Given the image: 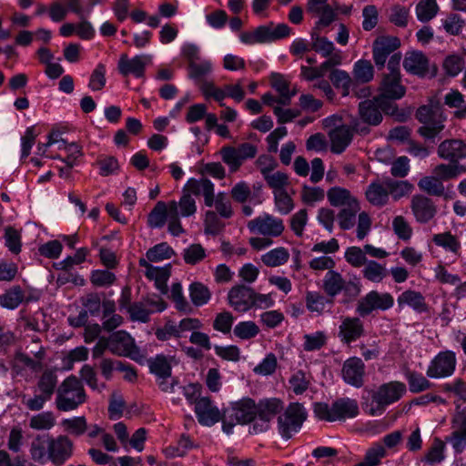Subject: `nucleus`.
<instances>
[{"label": "nucleus", "mask_w": 466, "mask_h": 466, "mask_svg": "<svg viewBox=\"0 0 466 466\" xmlns=\"http://www.w3.org/2000/svg\"><path fill=\"white\" fill-rule=\"evenodd\" d=\"M415 117L422 125L418 133L425 139H434L444 129L446 117L441 105L437 101L431 100L427 105L420 106Z\"/></svg>", "instance_id": "obj_1"}, {"label": "nucleus", "mask_w": 466, "mask_h": 466, "mask_svg": "<svg viewBox=\"0 0 466 466\" xmlns=\"http://www.w3.org/2000/svg\"><path fill=\"white\" fill-rule=\"evenodd\" d=\"M86 394L80 380L67 377L57 388L56 406L58 410L70 411L86 402Z\"/></svg>", "instance_id": "obj_2"}, {"label": "nucleus", "mask_w": 466, "mask_h": 466, "mask_svg": "<svg viewBox=\"0 0 466 466\" xmlns=\"http://www.w3.org/2000/svg\"><path fill=\"white\" fill-rule=\"evenodd\" d=\"M406 392V386L402 382L391 381L380 386L372 394L369 413L372 416L381 415L385 407L399 400Z\"/></svg>", "instance_id": "obj_3"}, {"label": "nucleus", "mask_w": 466, "mask_h": 466, "mask_svg": "<svg viewBox=\"0 0 466 466\" xmlns=\"http://www.w3.org/2000/svg\"><path fill=\"white\" fill-rule=\"evenodd\" d=\"M307 419V412L302 404L290 403L285 412L279 416V431L285 439H289L292 432L297 431Z\"/></svg>", "instance_id": "obj_4"}, {"label": "nucleus", "mask_w": 466, "mask_h": 466, "mask_svg": "<svg viewBox=\"0 0 466 466\" xmlns=\"http://www.w3.org/2000/svg\"><path fill=\"white\" fill-rule=\"evenodd\" d=\"M393 303V297L390 293H379L376 290H371L359 300L356 311L360 317H366L373 310L389 309Z\"/></svg>", "instance_id": "obj_5"}, {"label": "nucleus", "mask_w": 466, "mask_h": 466, "mask_svg": "<svg viewBox=\"0 0 466 466\" xmlns=\"http://www.w3.org/2000/svg\"><path fill=\"white\" fill-rule=\"evenodd\" d=\"M111 352L117 356L129 357L138 361L142 359L139 349L136 346L133 338L125 330H118L111 334Z\"/></svg>", "instance_id": "obj_6"}, {"label": "nucleus", "mask_w": 466, "mask_h": 466, "mask_svg": "<svg viewBox=\"0 0 466 466\" xmlns=\"http://www.w3.org/2000/svg\"><path fill=\"white\" fill-rule=\"evenodd\" d=\"M74 451V443L66 435L51 436L47 459L56 466H62Z\"/></svg>", "instance_id": "obj_7"}, {"label": "nucleus", "mask_w": 466, "mask_h": 466, "mask_svg": "<svg viewBox=\"0 0 466 466\" xmlns=\"http://www.w3.org/2000/svg\"><path fill=\"white\" fill-rule=\"evenodd\" d=\"M248 228L263 236L279 237L283 233L285 227L282 219L264 214L248 221Z\"/></svg>", "instance_id": "obj_8"}, {"label": "nucleus", "mask_w": 466, "mask_h": 466, "mask_svg": "<svg viewBox=\"0 0 466 466\" xmlns=\"http://www.w3.org/2000/svg\"><path fill=\"white\" fill-rule=\"evenodd\" d=\"M255 290L245 285L239 284L232 287L228 294V304L238 312H246L254 307Z\"/></svg>", "instance_id": "obj_9"}, {"label": "nucleus", "mask_w": 466, "mask_h": 466, "mask_svg": "<svg viewBox=\"0 0 466 466\" xmlns=\"http://www.w3.org/2000/svg\"><path fill=\"white\" fill-rule=\"evenodd\" d=\"M400 46V40L396 36L381 35L372 44V55L379 69L384 67L388 56Z\"/></svg>", "instance_id": "obj_10"}, {"label": "nucleus", "mask_w": 466, "mask_h": 466, "mask_svg": "<svg viewBox=\"0 0 466 466\" xmlns=\"http://www.w3.org/2000/svg\"><path fill=\"white\" fill-rule=\"evenodd\" d=\"M456 366L454 352L446 350L440 352L431 362L427 370L430 378H441L451 376Z\"/></svg>", "instance_id": "obj_11"}, {"label": "nucleus", "mask_w": 466, "mask_h": 466, "mask_svg": "<svg viewBox=\"0 0 466 466\" xmlns=\"http://www.w3.org/2000/svg\"><path fill=\"white\" fill-rule=\"evenodd\" d=\"M152 56L149 55L136 56L129 59L127 54L121 55L117 68L119 73L127 76L134 75L136 77H142L145 74V68L151 64Z\"/></svg>", "instance_id": "obj_12"}, {"label": "nucleus", "mask_w": 466, "mask_h": 466, "mask_svg": "<svg viewBox=\"0 0 466 466\" xmlns=\"http://www.w3.org/2000/svg\"><path fill=\"white\" fill-rule=\"evenodd\" d=\"M341 373L343 380L348 384L357 388H360L364 384L365 365L358 357L348 359L343 364Z\"/></svg>", "instance_id": "obj_13"}, {"label": "nucleus", "mask_w": 466, "mask_h": 466, "mask_svg": "<svg viewBox=\"0 0 466 466\" xmlns=\"http://www.w3.org/2000/svg\"><path fill=\"white\" fill-rule=\"evenodd\" d=\"M195 412L198 420L204 426H212L221 420L219 410L212 405L208 397L195 400Z\"/></svg>", "instance_id": "obj_14"}, {"label": "nucleus", "mask_w": 466, "mask_h": 466, "mask_svg": "<svg viewBox=\"0 0 466 466\" xmlns=\"http://www.w3.org/2000/svg\"><path fill=\"white\" fill-rule=\"evenodd\" d=\"M363 322L358 317H346L339 328V338L343 343L350 344L364 335Z\"/></svg>", "instance_id": "obj_15"}, {"label": "nucleus", "mask_w": 466, "mask_h": 466, "mask_svg": "<svg viewBox=\"0 0 466 466\" xmlns=\"http://www.w3.org/2000/svg\"><path fill=\"white\" fill-rule=\"evenodd\" d=\"M410 208L416 220L420 223H427L434 218L437 208L433 201L423 196L415 195L411 198Z\"/></svg>", "instance_id": "obj_16"}, {"label": "nucleus", "mask_w": 466, "mask_h": 466, "mask_svg": "<svg viewBox=\"0 0 466 466\" xmlns=\"http://www.w3.org/2000/svg\"><path fill=\"white\" fill-rule=\"evenodd\" d=\"M438 156L451 163L466 157V144L460 139H446L438 147Z\"/></svg>", "instance_id": "obj_17"}, {"label": "nucleus", "mask_w": 466, "mask_h": 466, "mask_svg": "<svg viewBox=\"0 0 466 466\" xmlns=\"http://www.w3.org/2000/svg\"><path fill=\"white\" fill-rule=\"evenodd\" d=\"M258 415V404L250 398H243L232 404V413L236 422L250 423Z\"/></svg>", "instance_id": "obj_18"}, {"label": "nucleus", "mask_w": 466, "mask_h": 466, "mask_svg": "<svg viewBox=\"0 0 466 466\" xmlns=\"http://www.w3.org/2000/svg\"><path fill=\"white\" fill-rule=\"evenodd\" d=\"M186 193L194 194L196 196L203 195L205 205L211 207L214 203V185L208 178L199 180L190 178L184 187Z\"/></svg>", "instance_id": "obj_19"}, {"label": "nucleus", "mask_w": 466, "mask_h": 466, "mask_svg": "<svg viewBox=\"0 0 466 466\" xmlns=\"http://www.w3.org/2000/svg\"><path fill=\"white\" fill-rule=\"evenodd\" d=\"M331 142L330 150L335 154L342 153L350 144L353 137V130L350 127L340 125L329 132Z\"/></svg>", "instance_id": "obj_20"}, {"label": "nucleus", "mask_w": 466, "mask_h": 466, "mask_svg": "<svg viewBox=\"0 0 466 466\" xmlns=\"http://www.w3.org/2000/svg\"><path fill=\"white\" fill-rule=\"evenodd\" d=\"M403 67L407 72L423 77L430 71L429 59L422 52H410L404 58Z\"/></svg>", "instance_id": "obj_21"}, {"label": "nucleus", "mask_w": 466, "mask_h": 466, "mask_svg": "<svg viewBox=\"0 0 466 466\" xmlns=\"http://www.w3.org/2000/svg\"><path fill=\"white\" fill-rule=\"evenodd\" d=\"M379 96L389 97L390 99H400L406 93V88L400 84V76L384 75L380 86Z\"/></svg>", "instance_id": "obj_22"}, {"label": "nucleus", "mask_w": 466, "mask_h": 466, "mask_svg": "<svg viewBox=\"0 0 466 466\" xmlns=\"http://www.w3.org/2000/svg\"><path fill=\"white\" fill-rule=\"evenodd\" d=\"M332 415L335 420L351 419L359 414L358 403L355 400L339 399L332 403Z\"/></svg>", "instance_id": "obj_23"}, {"label": "nucleus", "mask_w": 466, "mask_h": 466, "mask_svg": "<svg viewBox=\"0 0 466 466\" xmlns=\"http://www.w3.org/2000/svg\"><path fill=\"white\" fill-rule=\"evenodd\" d=\"M50 439L49 434H38L33 439L29 450L32 461L44 464L48 460Z\"/></svg>", "instance_id": "obj_24"}, {"label": "nucleus", "mask_w": 466, "mask_h": 466, "mask_svg": "<svg viewBox=\"0 0 466 466\" xmlns=\"http://www.w3.org/2000/svg\"><path fill=\"white\" fill-rule=\"evenodd\" d=\"M453 424H458V428L446 438V441L451 442L456 453H461L466 446V416L464 414H458L454 420Z\"/></svg>", "instance_id": "obj_25"}, {"label": "nucleus", "mask_w": 466, "mask_h": 466, "mask_svg": "<svg viewBox=\"0 0 466 466\" xmlns=\"http://www.w3.org/2000/svg\"><path fill=\"white\" fill-rule=\"evenodd\" d=\"M359 114L361 120L370 126H378L383 118L374 98L360 102L359 104Z\"/></svg>", "instance_id": "obj_26"}, {"label": "nucleus", "mask_w": 466, "mask_h": 466, "mask_svg": "<svg viewBox=\"0 0 466 466\" xmlns=\"http://www.w3.org/2000/svg\"><path fill=\"white\" fill-rule=\"evenodd\" d=\"M57 382L56 369H46L39 377L36 388L39 392L52 398L53 394L56 392Z\"/></svg>", "instance_id": "obj_27"}, {"label": "nucleus", "mask_w": 466, "mask_h": 466, "mask_svg": "<svg viewBox=\"0 0 466 466\" xmlns=\"http://www.w3.org/2000/svg\"><path fill=\"white\" fill-rule=\"evenodd\" d=\"M283 402L279 399H265L258 403V417L266 420L268 423L270 420L283 410Z\"/></svg>", "instance_id": "obj_28"}, {"label": "nucleus", "mask_w": 466, "mask_h": 466, "mask_svg": "<svg viewBox=\"0 0 466 466\" xmlns=\"http://www.w3.org/2000/svg\"><path fill=\"white\" fill-rule=\"evenodd\" d=\"M366 198L373 206H384L389 199V192L384 185V180L382 183L372 182L366 190Z\"/></svg>", "instance_id": "obj_29"}, {"label": "nucleus", "mask_w": 466, "mask_h": 466, "mask_svg": "<svg viewBox=\"0 0 466 466\" xmlns=\"http://www.w3.org/2000/svg\"><path fill=\"white\" fill-rule=\"evenodd\" d=\"M399 307L408 305L418 312H424L427 310L424 297L420 292L414 290H406L398 297Z\"/></svg>", "instance_id": "obj_30"}, {"label": "nucleus", "mask_w": 466, "mask_h": 466, "mask_svg": "<svg viewBox=\"0 0 466 466\" xmlns=\"http://www.w3.org/2000/svg\"><path fill=\"white\" fill-rule=\"evenodd\" d=\"M150 372L155 374L158 379L167 380L171 377V364L167 357L157 355L147 360Z\"/></svg>", "instance_id": "obj_31"}, {"label": "nucleus", "mask_w": 466, "mask_h": 466, "mask_svg": "<svg viewBox=\"0 0 466 466\" xmlns=\"http://www.w3.org/2000/svg\"><path fill=\"white\" fill-rule=\"evenodd\" d=\"M344 281V279L339 272L329 270L323 279V290L328 296L333 298L342 291Z\"/></svg>", "instance_id": "obj_32"}, {"label": "nucleus", "mask_w": 466, "mask_h": 466, "mask_svg": "<svg viewBox=\"0 0 466 466\" xmlns=\"http://www.w3.org/2000/svg\"><path fill=\"white\" fill-rule=\"evenodd\" d=\"M327 197L333 207H349L352 201H358L348 189L339 187L329 188L327 192Z\"/></svg>", "instance_id": "obj_33"}, {"label": "nucleus", "mask_w": 466, "mask_h": 466, "mask_svg": "<svg viewBox=\"0 0 466 466\" xmlns=\"http://www.w3.org/2000/svg\"><path fill=\"white\" fill-rule=\"evenodd\" d=\"M465 172L466 166L460 165L457 162H450L449 164H440L437 165L433 169L434 175H436L441 180L452 179Z\"/></svg>", "instance_id": "obj_34"}, {"label": "nucleus", "mask_w": 466, "mask_h": 466, "mask_svg": "<svg viewBox=\"0 0 466 466\" xmlns=\"http://www.w3.org/2000/svg\"><path fill=\"white\" fill-rule=\"evenodd\" d=\"M188 77L197 83H202L204 78L212 72V63L208 60L192 62L187 66Z\"/></svg>", "instance_id": "obj_35"}, {"label": "nucleus", "mask_w": 466, "mask_h": 466, "mask_svg": "<svg viewBox=\"0 0 466 466\" xmlns=\"http://www.w3.org/2000/svg\"><path fill=\"white\" fill-rule=\"evenodd\" d=\"M386 456L385 447L380 442H375L367 450L363 461L355 466H378Z\"/></svg>", "instance_id": "obj_36"}, {"label": "nucleus", "mask_w": 466, "mask_h": 466, "mask_svg": "<svg viewBox=\"0 0 466 466\" xmlns=\"http://www.w3.org/2000/svg\"><path fill=\"white\" fill-rule=\"evenodd\" d=\"M168 218V205L164 201H158L150 211L147 224L150 228H162Z\"/></svg>", "instance_id": "obj_37"}, {"label": "nucleus", "mask_w": 466, "mask_h": 466, "mask_svg": "<svg viewBox=\"0 0 466 466\" xmlns=\"http://www.w3.org/2000/svg\"><path fill=\"white\" fill-rule=\"evenodd\" d=\"M418 187L427 194L436 197L442 196L445 190L443 183L436 175L420 178Z\"/></svg>", "instance_id": "obj_38"}, {"label": "nucleus", "mask_w": 466, "mask_h": 466, "mask_svg": "<svg viewBox=\"0 0 466 466\" xmlns=\"http://www.w3.org/2000/svg\"><path fill=\"white\" fill-rule=\"evenodd\" d=\"M360 204L358 201H352L349 207L342 208L339 215V224L341 229L347 230L351 228L356 222V214L360 211Z\"/></svg>", "instance_id": "obj_39"}, {"label": "nucleus", "mask_w": 466, "mask_h": 466, "mask_svg": "<svg viewBox=\"0 0 466 466\" xmlns=\"http://www.w3.org/2000/svg\"><path fill=\"white\" fill-rule=\"evenodd\" d=\"M189 296L192 303L196 307H199L208 302L211 298V292L203 283L193 282L189 286Z\"/></svg>", "instance_id": "obj_40"}, {"label": "nucleus", "mask_w": 466, "mask_h": 466, "mask_svg": "<svg viewBox=\"0 0 466 466\" xmlns=\"http://www.w3.org/2000/svg\"><path fill=\"white\" fill-rule=\"evenodd\" d=\"M289 258L287 248L279 247L274 248L261 257L262 262L268 267H279L285 264Z\"/></svg>", "instance_id": "obj_41"}, {"label": "nucleus", "mask_w": 466, "mask_h": 466, "mask_svg": "<svg viewBox=\"0 0 466 466\" xmlns=\"http://www.w3.org/2000/svg\"><path fill=\"white\" fill-rule=\"evenodd\" d=\"M25 294L19 286H14L0 297V305L14 309L24 300Z\"/></svg>", "instance_id": "obj_42"}, {"label": "nucleus", "mask_w": 466, "mask_h": 466, "mask_svg": "<svg viewBox=\"0 0 466 466\" xmlns=\"http://www.w3.org/2000/svg\"><path fill=\"white\" fill-rule=\"evenodd\" d=\"M439 7L436 0H420L416 5V15L420 22L431 20L438 13Z\"/></svg>", "instance_id": "obj_43"}, {"label": "nucleus", "mask_w": 466, "mask_h": 466, "mask_svg": "<svg viewBox=\"0 0 466 466\" xmlns=\"http://www.w3.org/2000/svg\"><path fill=\"white\" fill-rule=\"evenodd\" d=\"M222 161L228 167L231 173L237 172L243 162L237 153L235 147L225 146L219 150Z\"/></svg>", "instance_id": "obj_44"}, {"label": "nucleus", "mask_w": 466, "mask_h": 466, "mask_svg": "<svg viewBox=\"0 0 466 466\" xmlns=\"http://www.w3.org/2000/svg\"><path fill=\"white\" fill-rule=\"evenodd\" d=\"M384 185L388 188L389 195H391L394 199H400L412 189V185L410 182L393 180L390 177L384 179Z\"/></svg>", "instance_id": "obj_45"}, {"label": "nucleus", "mask_w": 466, "mask_h": 466, "mask_svg": "<svg viewBox=\"0 0 466 466\" xmlns=\"http://www.w3.org/2000/svg\"><path fill=\"white\" fill-rule=\"evenodd\" d=\"M374 76L373 66L369 60H359L353 68V76L356 81L360 83L370 82Z\"/></svg>", "instance_id": "obj_46"}, {"label": "nucleus", "mask_w": 466, "mask_h": 466, "mask_svg": "<svg viewBox=\"0 0 466 466\" xmlns=\"http://www.w3.org/2000/svg\"><path fill=\"white\" fill-rule=\"evenodd\" d=\"M329 79L336 88L342 89L343 96L349 95L352 79L346 71L333 69L329 74Z\"/></svg>", "instance_id": "obj_47"}, {"label": "nucleus", "mask_w": 466, "mask_h": 466, "mask_svg": "<svg viewBox=\"0 0 466 466\" xmlns=\"http://www.w3.org/2000/svg\"><path fill=\"white\" fill-rule=\"evenodd\" d=\"M172 255H174V250L166 242L150 248L146 254L147 260L151 262L170 258Z\"/></svg>", "instance_id": "obj_48"}, {"label": "nucleus", "mask_w": 466, "mask_h": 466, "mask_svg": "<svg viewBox=\"0 0 466 466\" xmlns=\"http://www.w3.org/2000/svg\"><path fill=\"white\" fill-rule=\"evenodd\" d=\"M263 177L268 186L273 189V193L286 189V187L289 184L288 175L280 171H271Z\"/></svg>", "instance_id": "obj_49"}, {"label": "nucleus", "mask_w": 466, "mask_h": 466, "mask_svg": "<svg viewBox=\"0 0 466 466\" xmlns=\"http://www.w3.org/2000/svg\"><path fill=\"white\" fill-rule=\"evenodd\" d=\"M362 273L364 278L372 282H380L387 275L385 268L374 260L366 263Z\"/></svg>", "instance_id": "obj_50"}, {"label": "nucleus", "mask_w": 466, "mask_h": 466, "mask_svg": "<svg viewBox=\"0 0 466 466\" xmlns=\"http://www.w3.org/2000/svg\"><path fill=\"white\" fill-rule=\"evenodd\" d=\"M233 331L241 339H250L259 333V328L254 321H241L235 326Z\"/></svg>", "instance_id": "obj_51"}, {"label": "nucleus", "mask_w": 466, "mask_h": 466, "mask_svg": "<svg viewBox=\"0 0 466 466\" xmlns=\"http://www.w3.org/2000/svg\"><path fill=\"white\" fill-rule=\"evenodd\" d=\"M406 377L409 383V389L413 393H419L431 388V382L421 374L408 371Z\"/></svg>", "instance_id": "obj_52"}, {"label": "nucleus", "mask_w": 466, "mask_h": 466, "mask_svg": "<svg viewBox=\"0 0 466 466\" xmlns=\"http://www.w3.org/2000/svg\"><path fill=\"white\" fill-rule=\"evenodd\" d=\"M56 420L51 411L42 412L30 419L29 425L37 431L49 430L55 425Z\"/></svg>", "instance_id": "obj_53"}, {"label": "nucleus", "mask_w": 466, "mask_h": 466, "mask_svg": "<svg viewBox=\"0 0 466 466\" xmlns=\"http://www.w3.org/2000/svg\"><path fill=\"white\" fill-rule=\"evenodd\" d=\"M65 431L75 436H80L84 434L87 429L86 418L75 417L73 419H66L61 422Z\"/></svg>", "instance_id": "obj_54"}, {"label": "nucleus", "mask_w": 466, "mask_h": 466, "mask_svg": "<svg viewBox=\"0 0 466 466\" xmlns=\"http://www.w3.org/2000/svg\"><path fill=\"white\" fill-rule=\"evenodd\" d=\"M465 62L462 56L459 55H450L443 61V68L450 76H456L462 71Z\"/></svg>", "instance_id": "obj_55"}, {"label": "nucleus", "mask_w": 466, "mask_h": 466, "mask_svg": "<svg viewBox=\"0 0 466 466\" xmlns=\"http://www.w3.org/2000/svg\"><path fill=\"white\" fill-rule=\"evenodd\" d=\"M168 231L173 236H178L184 230L179 221L177 203L172 200L168 203Z\"/></svg>", "instance_id": "obj_56"}, {"label": "nucleus", "mask_w": 466, "mask_h": 466, "mask_svg": "<svg viewBox=\"0 0 466 466\" xmlns=\"http://www.w3.org/2000/svg\"><path fill=\"white\" fill-rule=\"evenodd\" d=\"M432 241L440 247H442L451 252H457L460 248V242L451 232H444L433 236Z\"/></svg>", "instance_id": "obj_57"}, {"label": "nucleus", "mask_w": 466, "mask_h": 466, "mask_svg": "<svg viewBox=\"0 0 466 466\" xmlns=\"http://www.w3.org/2000/svg\"><path fill=\"white\" fill-rule=\"evenodd\" d=\"M273 194L275 205L279 212L283 215L289 214L293 209L294 204L287 190L276 191Z\"/></svg>", "instance_id": "obj_58"}, {"label": "nucleus", "mask_w": 466, "mask_h": 466, "mask_svg": "<svg viewBox=\"0 0 466 466\" xmlns=\"http://www.w3.org/2000/svg\"><path fill=\"white\" fill-rule=\"evenodd\" d=\"M88 252L89 251L86 248H81L77 249L74 256H69L63 261H60L57 264V268L64 271L70 270L75 265L83 263L86 260Z\"/></svg>", "instance_id": "obj_59"}, {"label": "nucleus", "mask_w": 466, "mask_h": 466, "mask_svg": "<svg viewBox=\"0 0 466 466\" xmlns=\"http://www.w3.org/2000/svg\"><path fill=\"white\" fill-rule=\"evenodd\" d=\"M443 451L444 442L440 439L436 438L434 439L431 449L426 453L424 461L430 464L440 463L444 460Z\"/></svg>", "instance_id": "obj_60"}, {"label": "nucleus", "mask_w": 466, "mask_h": 466, "mask_svg": "<svg viewBox=\"0 0 466 466\" xmlns=\"http://www.w3.org/2000/svg\"><path fill=\"white\" fill-rule=\"evenodd\" d=\"M290 388L297 395L304 393L309 386V379L302 370L296 371L289 379Z\"/></svg>", "instance_id": "obj_61"}, {"label": "nucleus", "mask_w": 466, "mask_h": 466, "mask_svg": "<svg viewBox=\"0 0 466 466\" xmlns=\"http://www.w3.org/2000/svg\"><path fill=\"white\" fill-rule=\"evenodd\" d=\"M234 317L229 311H223L217 314L213 321V329L224 334L230 332Z\"/></svg>", "instance_id": "obj_62"}, {"label": "nucleus", "mask_w": 466, "mask_h": 466, "mask_svg": "<svg viewBox=\"0 0 466 466\" xmlns=\"http://www.w3.org/2000/svg\"><path fill=\"white\" fill-rule=\"evenodd\" d=\"M311 37V49L320 53L324 57L329 56L333 53L335 49L334 45L326 37L319 36L315 34H312Z\"/></svg>", "instance_id": "obj_63"}, {"label": "nucleus", "mask_w": 466, "mask_h": 466, "mask_svg": "<svg viewBox=\"0 0 466 466\" xmlns=\"http://www.w3.org/2000/svg\"><path fill=\"white\" fill-rule=\"evenodd\" d=\"M99 167V174L103 177H107L115 173L118 168V161L112 156H102L96 161Z\"/></svg>", "instance_id": "obj_64"}]
</instances>
